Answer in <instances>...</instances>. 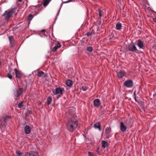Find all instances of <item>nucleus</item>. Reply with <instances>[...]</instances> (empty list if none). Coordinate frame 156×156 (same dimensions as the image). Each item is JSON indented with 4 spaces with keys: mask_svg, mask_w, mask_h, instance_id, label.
Here are the masks:
<instances>
[{
    "mask_svg": "<svg viewBox=\"0 0 156 156\" xmlns=\"http://www.w3.org/2000/svg\"><path fill=\"white\" fill-rule=\"evenodd\" d=\"M105 133H110L111 132V128L110 127H107L105 130Z\"/></svg>",
    "mask_w": 156,
    "mask_h": 156,
    "instance_id": "nucleus-26",
    "label": "nucleus"
},
{
    "mask_svg": "<svg viewBox=\"0 0 156 156\" xmlns=\"http://www.w3.org/2000/svg\"><path fill=\"white\" fill-rule=\"evenodd\" d=\"M90 33L91 34V35H92V34L94 33L95 31L94 30H92L91 32H90Z\"/></svg>",
    "mask_w": 156,
    "mask_h": 156,
    "instance_id": "nucleus-46",
    "label": "nucleus"
},
{
    "mask_svg": "<svg viewBox=\"0 0 156 156\" xmlns=\"http://www.w3.org/2000/svg\"><path fill=\"white\" fill-rule=\"evenodd\" d=\"M16 156H21L22 154V153L21 151H16Z\"/></svg>",
    "mask_w": 156,
    "mask_h": 156,
    "instance_id": "nucleus-27",
    "label": "nucleus"
},
{
    "mask_svg": "<svg viewBox=\"0 0 156 156\" xmlns=\"http://www.w3.org/2000/svg\"><path fill=\"white\" fill-rule=\"evenodd\" d=\"M61 1L62 2H63V0H61Z\"/></svg>",
    "mask_w": 156,
    "mask_h": 156,
    "instance_id": "nucleus-63",
    "label": "nucleus"
},
{
    "mask_svg": "<svg viewBox=\"0 0 156 156\" xmlns=\"http://www.w3.org/2000/svg\"><path fill=\"white\" fill-rule=\"evenodd\" d=\"M153 97H155V96H156V92L155 93H154V94H153Z\"/></svg>",
    "mask_w": 156,
    "mask_h": 156,
    "instance_id": "nucleus-50",
    "label": "nucleus"
},
{
    "mask_svg": "<svg viewBox=\"0 0 156 156\" xmlns=\"http://www.w3.org/2000/svg\"><path fill=\"white\" fill-rule=\"evenodd\" d=\"M52 98L50 96H49L47 98V104L48 105H50L52 101Z\"/></svg>",
    "mask_w": 156,
    "mask_h": 156,
    "instance_id": "nucleus-19",
    "label": "nucleus"
},
{
    "mask_svg": "<svg viewBox=\"0 0 156 156\" xmlns=\"http://www.w3.org/2000/svg\"><path fill=\"white\" fill-rule=\"evenodd\" d=\"M14 71L16 78H20L23 77L24 74L21 71L17 70V69H14Z\"/></svg>",
    "mask_w": 156,
    "mask_h": 156,
    "instance_id": "nucleus-7",
    "label": "nucleus"
},
{
    "mask_svg": "<svg viewBox=\"0 0 156 156\" xmlns=\"http://www.w3.org/2000/svg\"><path fill=\"white\" fill-rule=\"evenodd\" d=\"M49 1V2H50L51 0H48Z\"/></svg>",
    "mask_w": 156,
    "mask_h": 156,
    "instance_id": "nucleus-60",
    "label": "nucleus"
},
{
    "mask_svg": "<svg viewBox=\"0 0 156 156\" xmlns=\"http://www.w3.org/2000/svg\"><path fill=\"white\" fill-rule=\"evenodd\" d=\"M23 103L22 101H21L20 103L18 104V107L19 108H21L23 106Z\"/></svg>",
    "mask_w": 156,
    "mask_h": 156,
    "instance_id": "nucleus-28",
    "label": "nucleus"
},
{
    "mask_svg": "<svg viewBox=\"0 0 156 156\" xmlns=\"http://www.w3.org/2000/svg\"><path fill=\"white\" fill-rule=\"evenodd\" d=\"M8 119L6 118L5 117L4 119V122L5 123H6L7 122V120Z\"/></svg>",
    "mask_w": 156,
    "mask_h": 156,
    "instance_id": "nucleus-41",
    "label": "nucleus"
},
{
    "mask_svg": "<svg viewBox=\"0 0 156 156\" xmlns=\"http://www.w3.org/2000/svg\"><path fill=\"white\" fill-rule=\"evenodd\" d=\"M44 74V72L43 71H40L37 72V75L39 77H42Z\"/></svg>",
    "mask_w": 156,
    "mask_h": 156,
    "instance_id": "nucleus-20",
    "label": "nucleus"
},
{
    "mask_svg": "<svg viewBox=\"0 0 156 156\" xmlns=\"http://www.w3.org/2000/svg\"><path fill=\"white\" fill-rule=\"evenodd\" d=\"M9 40L10 42V44L12 45L11 46H12L13 44V43L14 41L13 37L12 36H9Z\"/></svg>",
    "mask_w": 156,
    "mask_h": 156,
    "instance_id": "nucleus-18",
    "label": "nucleus"
},
{
    "mask_svg": "<svg viewBox=\"0 0 156 156\" xmlns=\"http://www.w3.org/2000/svg\"><path fill=\"white\" fill-rule=\"evenodd\" d=\"M122 24L119 23H117L116 25V29L118 30H120L122 28Z\"/></svg>",
    "mask_w": 156,
    "mask_h": 156,
    "instance_id": "nucleus-17",
    "label": "nucleus"
},
{
    "mask_svg": "<svg viewBox=\"0 0 156 156\" xmlns=\"http://www.w3.org/2000/svg\"><path fill=\"white\" fill-rule=\"evenodd\" d=\"M98 11L99 12V17H101L102 16L101 13L102 12L99 9H98Z\"/></svg>",
    "mask_w": 156,
    "mask_h": 156,
    "instance_id": "nucleus-33",
    "label": "nucleus"
},
{
    "mask_svg": "<svg viewBox=\"0 0 156 156\" xmlns=\"http://www.w3.org/2000/svg\"><path fill=\"white\" fill-rule=\"evenodd\" d=\"M83 136L85 138H86V136L85 135H83Z\"/></svg>",
    "mask_w": 156,
    "mask_h": 156,
    "instance_id": "nucleus-56",
    "label": "nucleus"
},
{
    "mask_svg": "<svg viewBox=\"0 0 156 156\" xmlns=\"http://www.w3.org/2000/svg\"><path fill=\"white\" fill-rule=\"evenodd\" d=\"M114 37V34L112 33V32L111 33L110 36H109V40L110 41L111 40H112L113 38Z\"/></svg>",
    "mask_w": 156,
    "mask_h": 156,
    "instance_id": "nucleus-30",
    "label": "nucleus"
},
{
    "mask_svg": "<svg viewBox=\"0 0 156 156\" xmlns=\"http://www.w3.org/2000/svg\"><path fill=\"white\" fill-rule=\"evenodd\" d=\"M48 76V75L47 73H45L44 72V74L43 75V76H42V77L45 78L47 77Z\"/></svg>",
    "mask_w": 156,
    "mask_h": 156,
    "instance_id": "nucleus-34",
    "label": "nucleus"
},
{
    "mask_svg": "<svg viewBox=\"0 0 156 156\" xmlns=\"http://www.w3.org/2000/svg\"><path fill=\"white\" fill-rule=\"evenodd\" d=\"M133 82L131 80H127L123 83L124 85L127 88H131L133 86Z\"/></svg>",
    "mask_w": 156,
    "mask_h": 156,
    "instance_id": "nucleus-6",
    "label": "nucleus"
},
{
    "mask_svg": "<svg viewBox=\"0 0 156 156\" xmlns=\"http://www.w3.org/2000/svg\"><path fill=\"white\" fill-rule=\"evenodd\" d=\"M133 96H134V97H135V96H136V91H135L134 92V93H133Z\"/></svg>",
    "mask_w": 156,
    "mask_h": 156,
    "instance_id": "nucleus-48",
    "label": "nucleus"
},
{
    "mask_svg": "<svg viewBox=\"0 0 156 156\" xmlns=\"http://www.w3.org/2000/svg\"><path fill=\"white\" fill-rule=\"evenodd\" d=\"M87 50L89 52H91L93 51V48L91 46H88L87 47Z\"/></svg>",
    "mask_w": 156,
    "mask_h": 156,
    "instance_id": "nucleus-25",
    "label": "nucleus"
},
{
    "mask_svg": "<svg viewBox=\"0 0 156 156\" xmlns=\"http://www.w3.org/2000/svg\"><path fill=\"white\" fill-rule=\"evenodd\" d=\"M63 5V3H62V4H61V6L59 9V10H58V12H57V16L56 17H57V16H58L59 15V12H60V9H61V8L62 7V5Z\"/></svg>",
    "mask_w": 156,
    "mask_h": 156,
    "instance_id": "nucleus-36",
    "label": "nucleus"
},
{
    "mask_svg": "<svg viewBox=\"0 0 156 156\" xmlns=\"http://www.w3.org/2000/svg\"><path fill=\"white\" fill-rule=\"evenodd\" d=\"M150 9V7H148V9Z\"/></svg>",
    "mask_w": 156,
    "mask_h": 156,
    "instance_id": "nucleus-59",
    "label": "nucleus"
},
{
    "mask_svg": "<svg viewBox=\"0 0 156 156\" xmlns=\"http://www.w3.org/2000/svg\"><path fill=\"white\" fill-rule=\"evenodd\" d=\"M110 133H105V137L107 139L109 140V138L111 137L112 136V135L110 134Z\"/></svg>",
    "mask_w": 156,
    "mask_h": 156,
    "instance_id": "nucleus-24",
    "label": "nucleus"
},
{
    "mask_svg": "<svg viewBox=\"0 0 156 156\" xmlns=\"http://www.w3.org/2000/svg\"><path fill=\"white\" fill-rule=\"evenodd\" d=\"M58 48H60L61 47V45L59 43H58L57 45L56 46Z\"/></svg>",
    "mask_w": 156,
    "mask_h": 156,
    "instance_id": "nucleus-40",
    "label": "nucleus"
},
{
    "mask_svg": "<svg viewBox=\"0 0 156 156\" xmlns=\"http://www.w3.org/2000/svg\"><path fill=\"white\" fill-rule=\"evenodd\" d=\"M32 156H39V154L38 152L33 151L32 152Z\"/></svg>",
    "mask_w": 156,
    "mask_h": 156,
    "instance_id": "nucleus-31",
    "label": "nucleus"
},
{
    "mask_svg": "<svg viewBox=\"0 0 156 156\" xmlns=\"http://www.w3.org/2000/svg\"><path fill=\"white\" fill-rule=\"evenodd\" d=\"M40 11H41V10H38V12H40Z\"/></svg>",
    "mask_w": 156,
    "mask_h": 156,
    "instance_id": "nucleus-61",
    "label": "nucleus"
},
{
    "mask_svg": "<svg viewBox=\"0 0 156 156\" xmlns=\"http://www.w3.org/2000/svg\"><path fill=\"white\" fill-rule=\"evenodd\" d=\"M94 105L95 107H98L100 104V100L99 99H95L93 101Z\"/></svg>",
    "mask_w": 156,
    "mask_h": 156,
    "instance_id": "nucleus-12",
    "label": "nucleus"
},
{
    "mask_svg": "<svg viewBox=\"0 0 156 156\" xmlns=\"http://www.w3.org/2000/svg\"><path fill=\"white\" fill-rule=\"evenodd\" d=\"M25 124H26V122H25Z\"/></svg>",
    "mask_w": 156,
    "mask_h": 156,
    "instance_id": "nucleus-64",
    "label": "nucleus"
},
{
    "mask_svg": "<svg viewBox=\"0 0 156 156\" xmlns=\"http://www.w3.org/2000/svg\"><path fill=\"white\" fill-rule=\"evenodd\" d=\"M101 23V22H99V24H100Z\"/></svg>",
    "mask_w": 156,
    "mask_h": 156,
    "instance_id": "nucleus-57",
    "label": "nucleus"
},
{
    "mask_svg": "<svg viewBox=\"0 0 156 156\" xmlns=\"http://www.w3.org/2000/svg\"><path fill=\"white\" fill-rule=\"evenodd\" d=\"M58 48L56 46H55L53 48L52 51L55 52Z\"/></svg>",
    "mask_w": 156,
    "mask_h": 156,
    "instance_id": "nucleus-35",
    "label": "nucleus"
},
{
    "mask_svg": "<svg viewBox=\"0 0 156 156\" xmlns=\"http://www.w3.org/2000/svg\"><path fill=\"white\" fill-rule=\"evenodd\" d=\"M94 127L96 129H98L99 131L101 130V124L99 122H96L95 123L94 125Z\"/></svg>",
    "mask_w": 156,
    "mask_h": 156,
    "instance_id": "nucleus-14",
    "label": "nucleus"
},
{
    "mask_svg": "<svg viewBox=\"0 0 156 156\" xmlns=\"http://www.w3.org/2000/svg\"><path fill=\"white\" fill-rule=\"evenodd\" d=\"M24 130L25 134H28L31 132V129L29 125H26L24 127Z\"/></svg>",
    "mask_w": 156,
    "mask_h": 156,
    "instance_id": "nucleus-9",
    "label": "nucleus"
},
{
    "mask_svg": "<svg viewBox=\"0 0 156 156\" xmlns=\"http://www.w3.org/2000/svg\"><path fill=\"white\" fill-rule=\"evenodd\" d=\"M136 42H132L128 45L127 48V51H131L133 52H136L137 51L140 53H142L143 52L137 50L136 45Z\"/></svg>",
    "mask_w": 156,
    "mask_h": 156,
    "instance_id": "nucleus-2",
    "label": "nucleus"
},
{
    "mask_svg": "<svg viewBox=\"0 0 156 156\" xmlns=\"http://www.w3.org/2000/svg\"><path fill=\"white\" fill-rule=\"evenodd\" d=\"M101 23V22H99V24H100Z\"/></svg>",
    "mask_w": 156,
    "mask_h": 156,
    "instance_id": "nucleus-58",
    "label": "nucleus"
},
{
    "mask_svg": "<svg viewBox=\"0 0 156 156\" xmlns=\"http://www.w3.org/2000/svg\"><path fill=\"white\" fill-rule=\"evenodd\" d=\"M28 112L30 114H31L32 113V112L31 111H30Z\"/></svg>",
    "mask_w": 156,
    "mask_h": 156,
    "instance_id": "nucleus-52",
    "label": "nucleus"
},
{
    "mask_svg": "<svg viewBox=\"0 0 156 156\" xmlns=\"http://www.w3.org/2000/svg\"><path fill=\"white\" fill-rule=\"evenodd\" d=\"M88 156H93V153L90 152L89 151L88 152Z\"/></svg>",
    "mask_w": 156,
    "mask_h": 156,
    "instance_id": "nucleus-37",
    "label": "nucleus"
},
{
    "mask_svg": "<svg viewBox=\"0 0 156 156\" xmlns=\"http://www.w3.org/2000/svg\"><path fill=\"white\" fill-rule=\"evenodd\" d=\"M148 69H147V70H146L145 71H148Z\"/></svg>",
    "mask_w": 156,
    "mask_h": 156,
    "instance_id": "nucleus-62",
    "label": "nucleus"
},
{
    "mask_svg": "<svg viewBox=\"0 0 156 156\" xmlns=\"http://www.w3.org/2000/svg\"><path fill=\"white\" fill-rule=\"evenodd\" d=\"M101 147L103 148H105L108 145V143L107 141L102 140L101 142Z\"/></svg>",
    "mask_w": 156,
    "mask_h": 156,
    "instance_id": "nucleus-15",
    "label": "nucleus"
},
{
    "mask_svg": "<svg viewBox=\"0 0 156 156\" xmlns=\"http://www.w3.org/2000/svg\"><path fill=\"white\" fill-rule=\"evenodd\" d=\"M73 0H68L64 2V3H67L73 1Z\"/></svg>",
    "mask_w": 156,
    "mask_h": 156,
    "instance_id": "nucleus-38",
    "label": "nucleus"
},
{
    "mask_svg": "<svg viewBox=\"0 0 156 156\" xmlns=\"http://www.w3.org/2000/svg\"><path fill=\"white\" fill-rule=\"evenodd\" d=\"M45 31V30L44 29H42L41 30V32L42 33H44Z\"/></svg>",
    "mask_w": 156,
    "mask_h": 156,
    "instance_id": "nucleus-47",
    "label": "nucleus"
},
{
    "mask_svg": "<svg viewBox=\"0 0 156 156\" xmlns=\"http://www.w3.org/2000/svg\"><path fill=\"white\" fill-rule=\"evenodd\" d=\"M126 74V72L124 71H120L117 73V75L119 79H122Z\"/></svg>",
    "mask_w": 156,
    "mask_h": 156,
    "instance_id": "nucleus-10",
    "label": "nucleus"
},
{
    "mask_svg": "<svg viewBox=\"0 0 156 156\" xmlns=\"http://www.w3.org/2000/svg\"><path fill=\"white\" fill-rule=\"evenodd\" d=\"M15 12L14 9H12L5 11L2 15L3 18L5 20H9Z\"/></svg>",
    "mask_w": 156,
    "mask_h": 156,
    "instance_id": "nucleus-3",
    "label": "nucleus"
},
{
    "mask_svg": "<svg viewBox=\"0 0 156 156\" xmlns=\"http://www.w3.org/2000/svg\"><path fill=\"white\" fill-rule=\"evenodd\" d=\"M7 77L10 79H12V76L10 73H8L7 74Z\"/></svg>",
    "mask_w": 156,
    "mask_h": 156,
    "instance_id": "nucleus-29",
    "label": "nucleus"
},
{
    "mask_svg": "<svg viewBox=\"0 0 156 156\" xmlns=\"http://www.w3.org/2000/svg\"><path fill=\"white\" fill-rule=\"evenodd\" d=\"M78 125V122L77 121H74L72 119H70L66 123V127L68 131L72 132L76 128Z\"/></svg>",
    "mask_w": 156,
    "mask_h": 156,
    "instance_id": "nucleus-1",
    "label": "nucleus"
},
{
    "mask_svg": "<svg viewBox=\"0 0 156 156\" xmlns=\"http://www.w3.org/2000/svg\"><path fill=\"white\" fill-rule=\"evenodd\" d=\"M33 17L34 16L32 14H30L29 15L27 19V21H30L33 19Z\"/></svg>",
    "mask_w": 156,
    "mask_h": 156,
    "instance_id": "nucleus-22",
    "label": "nucleus"
},
{
    "mask_svg": "<svg viewBox=\"0 0 156 156\" xmlns=\"http://www.w3.org/2000/svg\"><path fill=\"white\" fill-rule=\"evenodd\" d=\"M23 89L22 88L19 87L18 89L15 88L13 90V93L15 97H19L22 94Z\"/></svg>",
    "mask_w": 156,
    "mask_h": 156,
    "instance_id": "nucleus-5",
    "label": "nucleus"
},
{
    "mask_svg": "<svg viewBox=\"0 0 156 156\" xmlns=\"http://www.w3.org/2000/svg\"><path fill=\"white\" fill-rule=\"evenodd\" d=\"M65 84L67 86L71 87L73 85V82L71 80L68 79L66 81Z\"/></svg>",
    "mask_w": 156,
    "mask_h": 156,
    "instance_id": "nucleus-13",
    "label": "nucleus"
},
{
    "mask_svg": "<svg viewBox=\"0 0 156 156\" xmlns=\"http://www.w3.org/2000/svg\"><path fill=\"white\" fill-rule=\"evenodd\" d=\"M17 0L20 2H21L22 0Z\"/></svg>",
    "mask_w": 156,
    "mask_h": 156,
    "instance_id": "nucleus-55",
    "label": "nucleus"
},
{
    "mask_svg": "<svg viewBox=\"0 0 156 156\" xmlns=\"http://www.w3.org/2000/svg\"><path fill=\"white\" fill-rule=\"evenodd\" d=\"M154 22L156 23V18H155L154 19Z\"/></svg>",
    "mask_w": 156,
    "mask_h": 156,
    "instance_id": "nucleus-53",
    "label": "nucleus"
},
{
    "mask_svg": "<svg viewBox=\"0 0 156 156\" xmlns=\"http://www.w3.org/2000/svg\"><path fill=\"white\" fill-rule=\"evenodd\" d=\"M151 11L152 12H155L156 13V12L154 11V10H153L152 9H151Z\"/></svg>",
    "mask_w": 156,
    "mask_h": 156,
    "instance_id": "nucleus-51",
    "label": "nucleus"
},
{
    "mask_svg": "<svg viewBox=\"0 0 156 156\" xmlns=\"http://www.w3.org/2000/svg\"><path fill=\"white\" fill-rule=\"evenodd\" d=\"M134 100H135V101L137 102L138 101V100H137V98H138V97H136V96H135V97H134Z\"/></svg>",
    "mask_w": 156,
    "mask_h": 156,
    "instance_id": "nucleus-42",
    "label": "nucleus"
},
{
    "mask_svg": "<svg viewBox=\"0 0 156 156\" xmlns=\"http://www.w3.org/2000/svg\"><path fill=\"white\" fill-rule=\"evenodd\" d=\"M120 129L122 132H125L127 129V126L124 125V123L122 121L120 122Z\"/></svg>",
    "mask_w": 156,
    "mask_h": 156,
    "instance_id": "nucleus-11",
    "label": "nucleus"
},
{
    "mask_svg": "<svg viewBox=\"0 0 156 156\" xmlns=\"http://www.w3.org/2000/svg\"><path fill=\"white\" fill-rule=\"evenodd\" d=\"M49 2L48 0H44L43 3V5L44 6H46L48 5Z\"/></svg>",
    "mask_w": 156,
    "mask_h": 156,
    "instance_id": "nucleus-23",
    "label": "nucleus"
},
{
    "mask_svg": "<svg viewBox=\"0 0 156 156\" xmlns=\"http://www.w3.org/2000/svg\"><path fill=\"white\" fill-rule=\"evenodd\" d=\"M139 105L140 106L142 107L143 108H144V102L143 101L140 100V99H138V101L137 102Z\"/></svg>",
    "mask_w": 156,
    "mask_h": 156,
    "instance_id": "nucleus-16",
    "label": "nucleus"
},
{
    "mask_svg": "<svg viewBox=\"0 0 156 156\" xmlns=\"http://www.w3.org/2000/svg\"><path fill=\"white\" fill-rule=\"evenodd\" d=\"M57 19V17H56L55 18V20H54V22H53V24H55V21H56V20Z\"/></svg>",
    "mask_w": 156,
    "mask_h": 156,
    "instance_id": "nucleus-49",
    "label": "nucleus"
},
{
    "mask_svg": "<svg viewBox=\"0 0 156 156\" xmlns=\"http://www.w3.org/2000/svg\"><path fill=\"white\" fill-rule=\"evenodd\" d=\"M52 92L54 95L60 94L62 95L65 92V90L63 87H59L56 88L55 90H52Z\"/></svg>",
    "mask_w": 156,
    "mask_h": 156,
    "instance_id": "nucleus-4",
    "label": "nucleus"
},
{
    "mask_svg": "<svg viewBox=\"0 0 156 156\" xmlns=\"http://www.w3.org/2000/svg\"><path fill=\"white\" fill-rule=\"evenodd\" d=\"M103 108V106H102V105H101V106H100V109H102V108Z\"/></svg>",
    "mask_w": 156,
    "mask_h": 156,
    "instance_id": "nucleus-54",
    "label": "nucleus"
},
{
    "mask_svg": "<svg viewBox=\"0 0 156 156\" xmlns=\"http://www.w3.org/2000/svg\"><path fill=\"white\" fill-rule=\"evenodd\" d=\"M137 44L140 48L144 49V43L141 39H138L137 40Z\"/></svg>",
    "mask_w": 156,
    "mask_h": 156,
    "instance_id": "nucleus-8",
    "label": "nucleus"
},
{
    "mask_svg": "<svg viewBox=\"0 0 156 156\" xmlns=\"http://www.w3.org/2000/svg\"><path fill=\"white\" fill-rule=\"evenodd\" d=\"M32 152L33 151H30L26 152L24 155V156H32Z\"/></svg>",
    "mask_w": 156,
    "mask_h": 156,
    "instance_id": "nucleus-21",
    "label": "nucleus"
},
{
    "mask_svg": "<svg viewBox=\"0 0 156 156\" xmlns=\"http://www.w3.org/2000/svg\"><path fill=\"white\" fill-rule=\"evenodd\" d=\"M82 88L83 91H85L88 89V87L86 86H83Z\"/></svg>",
    "mask_w": 156,
    "mask_h": 156,
    "instance_id": "nucleus-32",
    "label": "nucleus"
},
{
    "mask_svg": "<svg viewBox=\"0 0 156 156\" xmlns=\"http://www.w3.org/2000/svg\"><path fill=\"white\" fill-rule=\"evenodd\" d=\"M99 147H97L96 149V151L99 154Z\"/></svg>",
    "mask_w": 156,
    "mask_h": 156,
    "instance_id": "nucleus-43",
    "label": "nucleus"
},
{
    "mask_svg": "<svg viewBox=\"0 0 156 156\" xmlns=\"http://www.w3.org/2000/svg\"><path fill=\"white\" fill-rule=\"evenodd\" d=\"M86 35L87 36V37H89L91 35V34L90 33V32H87L86 34Z\"/></svg>",
    "mask_w": 156,
    "mask_h": 156,
    "instance_id": "nucleus-39",
    "label": "nucleus"
},
{
    "mask_svg": "<svg viewBox=\"0 0 156 156\" xmlns=\"http://www.w3.org/2000/svg\"><path fill=\"white\" fill-rule=\"evenodd\" d=\"M5 117L6 118L8 119H10L12 118V117L11 116H5Z\"/></svg>",
    "mask_w": 156,
    "mask_h": 156,
    "instance_id": "nucleus-45",
    "label": "nucleus"
},
{
    "mask_svg": "<svg viewBox=\"0 0 156 156\" xmlns=\"http://www.w3.org/2000/svg\"><path fill=\"white\" fill-rule=\"evenodd\" d=\"M61 95L60 94V95H58V96H57V99H58L60 98H61Z\"/></svg>",
    "mask_w": 156,
    "mask_h": 156,
    "instance_id": "nucleus-44",
    "label": "nucleus"
}]
</instances>
